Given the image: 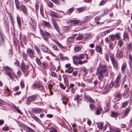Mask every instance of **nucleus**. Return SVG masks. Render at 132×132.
<instances>
[{"instance_id":"nucleus-62","label":"nucleus","mask_w":132,"mask_h":132,"mask_svg":"<svg viewBox=\"0 0 132 132\" xmlns=\"http://www.w3.org/2000/svg\"><path fill=\"white\" fill-rule=\"evenodd\" d=\"M128 102L127 101L123 102L122 104V107H126L128 104Z\"/></svg>"},{"instance_id":"nucleus-51","label":"nucleus","mask_w":132,"mask_h":132,"mask_svg":"<svg viewBox=\"0 0 132 132\" xmlns=\"http://www.w3.org/2000/svg\"><path fill=\"white\" fill-rule=\"evenodd\" d=\"M22 56L23 58L25 60H26L28 57L27 54L26 53H22Z\"/></svg>"},{"instance_id":"nucleus-58","label":"nucleus","mask_w":132,"mask_h":132,"mask_svg":"<svg viewBox=\"0 0 132 132\" xmlns=\"http://www.w3.org/2000/svg\"><path fill=\"white\" fill-rule=\"evenodd\" d=\"M54 3L56 4H60V2L59 0H51Z\"/></svg>"},{"instance_id":"nucleus-17","label":"nucleus","mask_w":132,"mask_h":132,"mask_svg":"<svg viewBox=\"0 0 132 132\" xmlns=\"http://www.w3.org/2000/svg\"><path fill=\"white\" fill-rule=\"evenodd\" d=\"M74 70L73 68L72 67H70L68 69L65 70V72L68 74L71 73Z\"/></svg>"},{"instance_id":"nucleus-35","label":"nucleus","mask_w":132,"mask_h":132,"mask_svg":"<svg viewBox=\"0 0 132 132\" xmlns=\"http://www.w3.org/2000/svg\"><path fill=\"white\" fill-rule=\"evenodd\" d=\"M109 55L111 60L115 59L114 56V54L113 53L110 52L109 53Z\"/></svg>"},{"instance_id":"nucleus-9","label":"nucleus","mask_w":132,"mask_h":132,"mask_svg":"<svg viewBox=\"0 0 132 132\" xmlns=\"http://www.w3.org/2000/svg\"><path fill=\"white\" fill-rule=\"evenodd\" d=\"M27 55L31 58L33 59L35 56L34 54L33 51L31 49H28L27 51Z\"/></svg>"},{"instance_id":"nucleus-3","label":"nucleus","mask_w":132,"mask_h":132,"mask_svg":"<svg viewBox=\"0 0 132 132\" xmlns=\"http://www.w3.org/2000/svg\"><path fill=\"white\" fill-rule=\"evenodd\" d=\"M32 88L35 89L37 88L38 90L42 92L45 91L43 85L41 84L39 82H36L34 83L32 85Z\"/></svg>"},{"instance_id":"nucleus-64","label":"nucleus","mask_w":132,"mask_h":132,"mask_svg":"<svg viewBox=\"0 0 132 132\" xmlns=\"http://www.w3.org/2000/svg\"><path fill=\"white\" fill-rule=\"evenodd\" d=\"M50 132H57V131L53 128H51L50 129Z\"/></svg>"},{"instance_id":"nucleus-59","label":"nucleus","mask_w":132,"mask_h":132,"mask_svg":"<svg viewBox=\"0 0 132 132\" xmlns=\"http://www.w3.org/2000/svg\"><path fill=\"white\" fill-rule=\"evenodd\" d=\"M20 86L21 88H22L24 86V83L22 80L20 82Z\"/></svg>"},{"instance_id":"nucleus-42","label":"nucleus","mask_w":132,"mask_h":132,"mask_svg":"<svg viewBox=\"0 0 132 132\" xmlns=\"http://www.w3.org/2000/svg\"><path fill=\"white\" fill-rule=\"evenodd\" d=\"M48 6L50 8H53V4L50 1L47 2Z\"/></svg>"},{"instance_id":"nucleus-50","label":"nucleus","mask_w":132,"mask_h":132,"mask_svg":"<svg viewBox=\"0 0 132 132\" xmlns=\"http://www.w3.org/2000/svg\"><path fill=\"white\" fill-rule=\"evenodd\" d=\"M109 44V46L110 49L112 50L114 48V46L113 45V43L111 42Z\"/></svg>"},{"instance_id":"nucleus-29","label":"nucleus","mask_w":132,"mask_h":132,"mask_svg":"<svg viewBox=\"0 0 132 132\" xmlns=\"http://www.w3.org/2000/svg\"><path fill=\"white\" fill-rule=\"evenodd\" d=\"M130 111V108H128L127 109H126L124 113V115L125 117L127 116L129 112Z\"/></svg>"},{"instance_id":"nucleus-54","label":"nucleus","mask_w":132,"mask_h":132,"mask_svg":"<svg viewBox=\"0 0 132 132\" xmlns=\"http://www.w3.org/2000/svg\"><path fill=\"white\" fill-rule=\"evenodd\" d=\"M74 9L73 8H71L68 10V13L70 14L73 11Z\"/></svg>"},{"instance_id":"nucleus-31","label":"nucleus","mask_w":132,"mask_h":132,"mask_svg":"<svg viewBox=\"0 0 132 132\" xmlns=\"http://www.w3.org/2000/svg\"><path fill=\"white\" fill-rule=\"evenodd\" d=\"M97 126L100 129H102L103 127V124L102 122L97 123Z\"/></svg>"},{"instance_id":"nucleus-56","label":"nucleus","mask_w":132,"mask_h":132,"mask_svg":"<svg viewBox=\"0 0 132 132\" xmlns=\"http://www.w3.org/2000/svg\"><path fill=\"white\" fill-rule=\"evenodd\" d=\"M6 74L10 78H13V74L11 73L7 72Z\"/></svg>"},{"instance_id":"nucleus-52","label":"nucleus","mask_w":132,"mask_h":132,"mask_svg":"<svg viewBox=\"0 0 132 132\" xmlns=\"http://www.w3.org/2000/svg\"><path fill=\"white\" fill-rule=\"evenodd\" d=\"M110 39L112 41H114L115 40V37L113 35H110L109 36Z\"/></svg>"},{"instance_id":"nucleus-43","label":"nucleus","mask_w":132,"mask_h":132,"mask_svg":"<svg viewBox=\"0 0 132 132\" xmlns=\"http://www.w3.org/2000/svg\"><path fill=\"white\" fill-rule=\"evenodd\" d=\"M36 60L39 66H41L42 65V63L40 59L38 57H36Z\"/></svg>"},{"instance_id":"nucleus-19","label":"nucleus","mask_w":132,"mask_h":132,"mask_svg":"<svg viewBox=\"0 0 132 132\" xmlns=\"http://www.w3.org/2000/svg\"><path fill=\"white\" fill-rule=\"evenodd\" d=\"M111 61L114 67L115 68L117 67L118 65V63L116 59L112 60Z\"/></svg>"},{"instance_id":"nucleus-14","label":"nucleus","mask_w":132,"mask_h":132,"mask_svg":"<svg viewBox=\"0 0 132 132\" xmlns=\"http://www.w3.org/2000/svg\"><path fill=\"white\" fill-rule=\"evenodd\" d=\"M29 67L28 65L21 66V69L23 73L26 72Z\"/></svg>"},{"instance_id":"nucleus-10","label":"nucleus","mask_w":132,"mask_h":132,"mask_svg":"<svg viewBox=\"0 0 132 132\" xmlns=\"http://www.w3.org/2000/svg\"><path fill=\"white\" fill-rule=\"evenodd\" d=\"M53 85L49 84L48 85L47 87L46 88L48 91L50 92V94H48V95L51 96L53 94V93L52 91V90L53 88Z\"/></svg>"},{"instance_id":"nucleus-22","label":"nucleus","mask_w":132,"mask_h":132,"mask_svg":"<svg viewBox=\"0 0 132 132\" xmlns=\"http://www.w3.org/2000/svg\"><path fill=\"white\" fill-rule=\"evenodd\" d=\"M121 97V95L120 94L118 93L115 96V97L114 99V100L118 101L120 99Z\"/></svg>"},{"instance_id":"nucleus-27","label":"nucleus","mask_w":132,"mask_h":132,"mask_svg":"<svg viewBox=\"0 0 132 132\" xmlns=\"http://www.w3.org/2000/svg\"><path fill=\"white\" fill-rule=\"evenodd\" d=\"M119 114V113H116L114 111H113L111 112V116L113 117L116 118Z\"/></svg>"},{"instance_id":"nucleus-61","label":"nucleus","mask_w":132,"mask_h":132,"mask_svg":"<svg viewBox=\"0 0 132 132\" xmlns=\"http://www.w3.org/2000/svg\"><path fill=\"white\" fill-rule=\"evenodd\" d=\"M2 129L4 131H7L9 129V128L7 126H5Z\"/></svg>"},{"instance_id":"nucleus-25","label":"nucleus","mask_w":132,"mask_h":132,"mask_svg":"<svg viewBox=\"0 0 132 132\" xmlns=\"http://www.w3.org/2000/svg\"><path fill=\"white\" fill-rule=\"evenodd\" d=\"M41 48L43 51L45 52H47L48 51V48L45 46H44L43 45H41Z\"/></svg>"},{"instance_id":"nucleus-32","label":"nucleus","mask_w":132,"mask_h":132,"mask_svg":"<svg viewBox=\"0 0 132 132\" xmlns=\"http://www.w3.org/2000/svg\"><path fill=\"white\" fill-rule=\"evenodd\" d=\"M83 37V36L82 34H78V35L77 36L76 39L77 40H80L82 39Z\"/></svg>"},{"instance_id":"nucleus-33","label":"nucleus","mask_w":132,"mask_h":132,"mask_svg":"<svg viewBox=\"0 0 132 132\" xmlns=\"http://www.w3.org/2000/svg\"><path fill=\"white\" fill-rule=\"evenodd\" d=\"M88 62V61L86 60H85L83 61H82L81 60H79L78 62H77V63H78V64L81 65L83 64L84 63H87Z\"/></svg>"},{"instance_id":"nucleus-6","label":"nucleus","mask_w":132,"mask_h":132,"mask_svg":"<svg viewBox=\"0 0 132 132\" xmlns=\"http://www.w3.org/2000/svg\"><path fill=\"white\" fill-rule=\"evenodd\" d=\"M121 75L120 74H119L117 76L114 84V86L115 88L118 87L119 86V80L120 79Z\"/></svg>"},{"instance_id":"nucleus-40","label":"nucleus","mask_w":132,"mask_h":132,"mask_svg":"<svg viewBox=\"0 0 132 132\" xmlns=\"http://www.w3.org/2000/svg\"><path fill=\"white\" fill-rule=\"evenodd\" d=\"M34 48L38 54L40 55V51L37 46L36 45L35 46Z\"/></svg>"},{"instance_id":"nucleus-55","label":"nucleus","mask_w":132,"mask_h":132,"mask_svg":"<svg viewBox=\"0 0 132 132\" xmlns=\"http://www.w3.org/2000/svg\"><path fill=\"white\" fill-rule=\"evenodd\" d=\"M51 75L52 76L54 77H57V76L56 73L53 72V71H51Z\"/></svg>"},{"instance_id":"nucleus-37","label":"nucleus","mask_w":132,"mask_h":132,"mask_svg":"<svg viewBox=\"0 0 132 132\" xmlns=\"http://www.w3.org/2000/svg\"><path fill=\"white\" fill-rule=\"evenodd\" d=\"M70 22L73 24H76L79 22V20H70Z\"/></svg>"},{"instance_id":"nucleus-49","label":"nucleus","mask_w":132,"mask_h":132,"mask_svg":"<svg viewBox=\"0 0 132 132\" xmlns=\"http://www.w3.org/2000/svg\"><path fill=\"white\" fill-rule=\"evenodd\" d=\"M40 12L41 14L43 16L44 15V13L43 11V7L42 5L41 6L40 8Z\"/></svg>"},{"instance_id":"nucleus-39","label":"nucleus","mask_w":132,"mask_h":132,"mask_svg":"<svg viewBox=\"0 0 132 132\" xmlns=\"http://www.w3.org/2000/svg\"><path fill=\"white\" fill-rule=\"evenodd\" d=\"M32 111L33 112L36 113H39L41 112V110L40 109H33Z\"/></svg>"},{"instance_id":"nucleus-36","label":"nucleus","mask_w":132,"mask_h":132,"mask_svg":"<svg viewBox=\"0 0 132 132\" xmlns=\"http://www.w3.org/2000/svg\"><path fill=\"white\" fill-rule=\"evenodd\" d=\"M123 44V41L122 40H119L117 43L118 45L120 47H121L122 46Z\"/></svg>"},{"instance_id":"nucleus-41","label":"nucleus","mask_w":132,"mask_h":132,"mask_svg":"<svg viewBox=\"0 0 132 132\" xmlns=\"http://www.w3.org/2000/svg\"><path fill=\"white\" fill-rule=\"evenodd\" d=\"M3 69L5 70L10 71L11 68L8 66H4L3 67Z\"/></svg>"},{"instance_id":"nucleus-20","label":"nucleus","mask_w":132,"mask_h":132,"mask_svg":"<svg viewBox=\"0 0 132 132\" xmlns=\"http://www.w3.org/2000/svg\"><path fill=\"white\" fill-rule=\"evenodd\" d=\"M86 9V7H82L77 8L76 10V12L77 13H80Z\"/></svg>"},{"instance_id":"nucleus-28","label":"nucleus","mask_w":132,"mask_h":132,"mask_svg":"<svg viewBox=\"0 0 132 132\" xmlns=\"http://www.w3.org/2000/svg\"><path fill=\"white\" fill-rule=\"evenodd\" d=\"M15 3L16 5V9L18 10L20 9V6L19 5V2L18 0H15Z\"/></svg>"},{"instance_id":"nucleus-47","label":"nucleus","mask_w":132,"mask_h":132,"mask_svg":"<svg viewBox=\"0 0 132 132\" xmlns=\"http://www.w3.org/2000/svg\"><path fill=\"white\" fill-rule=\"evenodd\" d=\"M101 110V108H97L96 111V114L97 115L100 114Z\"/></svg>"},{"instance_id":"nucleus-38","label":"nucleus","mask_w":132,"mask_h":132,"mask_svg":"<svg viewBox=\"0 0 132 132\" xmlns=\"http://www.w3.org/2000/svg\"><path fill=\"white\" fill-rule=\"evenodd\" d=\"M31 24L32 26V28L34 30L36 27V24L34 21H32V22H31Z\"/></svg>"},{"instance_id":"nucleus-5","label":"nucleus","mask_w":132,"mask_h":132,"mask_svg":"<svg viewBox=\"0 0 132 132\" xmlns=\"http://www.w3.org/2000/svg\"><path fill=\"white\" fill-rule=\"evenodd\" d=\"M38 97V96L37 95H35L30 96L27 98V105H29L31 103V102L36 101Z\"/></svg>"},{"instance_id":"nucleus-2","label":"nucleus","mask_w":132,"mask_h":132,"mask_svg":"<svg viewBox=\"0 0 132 132\" xmlns=\"http://www.w3.org/2000/svg\"><path fill=\"white\" fill-rule=\"evenodd\" d=\"M85 56L86 57V60H88L89 59L88 55L85 53L80 54L78 56H75L73 57H72L74 63L76 65L77 64V60L84 59L85 58Z\"/></svg>"},{"instance_id":"nucleus-60","label":"nucleus","mask_w":132,"mask_h":132,"mask_svg":"<svg viewBox=\"0 0 132 132\" xmlns=\"http://www.w3.org/2000/svg\"><path fill=\"white\" fill-rule=\"evenodd\" d=\"M39 7V3L36 2L35 3V8L36 11L38 10Z\"/></svg>"},{"instance_id":"nucleus-57","label":"nucleus","mask_w":132,"mask_h":132,"mask_svg":"<svg viewBox=\"0 0 132 132\" xmlns=\"http://www.w3.org/2000/svg\"><path fill=\"white\" fill-rule=\"evenodd\" d=\"M129 62L130 64L132 63V56L130 54L129 55Z\"/></svg>"},{"instance_id":"nucleus-15","label":"nucleus","mask_w":132,"mask_h":132,"mask_svg":"<svg viewBox=\"0 0 132 132\" xmlns=\"http://www.w3.org/2000/svg\"><path fill=\"white\" fill-rule=\"evenodd\" d=\"M122 50H121L119 52H117V54L116 55V57L119 59H120L122 58L123 57L122 55Z\"/></svg>"},{"instance_id":"nucleus-1","label":"nucleus","mask_w":132,"mask_h":132,"mask_svg":"<svg viewBox=\"0 0 132 132\" xmlns=\"http://www.w3.org/2000/svg\"><path fill=\"white\" fill-rule=\"evenodd\" d=\"M108 73V69L106 66L101 65L98 67L97 73L99 78L106 76Z\"/></svg>"},{"instance_id":"nucleus-11","label":"nucleus","mask_w":132,"mask_h":132,"mask_svg":"<svg viewBox=\"0 0 132 132\" xmlns=\"http://www.w3.org/2000/svg\"><path fill=\"white\" fill-rule=\"evenodd\" d=\"M21 8L22 12L25 15H27L28 14V10L25 6L23 5H22Z\"/></svg>"},{"instance_id":"nucleus-48","label":"nucleus","mask_w":132,"mask_h":132,"mask_svg":"<svg viewBox=\"0 0 132 132\" xmlns=\"http://www.w3.org/2000/svg\"><path fill=\"white\" fill-rule=\"evenodd\" d=\"M114 37L117 40H119L120 38L119 36V33H116Z\"/></svg>"},{"instance_id":"nucleus-26","label":"nucleus","mask_w":132,"mask_h":132,"mask_svg":"<svg viewBox=\"0 0 132 132\" xmlns=\"http://www.w3.org/2000/svg\"><path fill=\"white\" fill-rule=\"evenodd\" d=\"M82 46L81 45L76 46L74 48L75 52H79L81 49V48H82Z\"/></svg>"},{"instance_id":"nucleus-44","label":"nucleus","mask_w":132,"mask_h":132,"mask_svg":"<svg viewBox=\"0 0 132 132\" xmlns=\"http://www.w3.org/2000/svg\"><path fill=\"white\" fill-rule=\"evenodd\" d=\"M26 129L27 132H35L33 129L28 127L26 128Z\"/></svg>"},{"instance_id":"nucleus-12","label":"nucleus","mask_w":132,"mask_h":132,"mask_svg":"<svg viewBox=\"0 0 132 132\" xmlns=\"http://www.w3.org/2000/svg\"><path fill=\"white\" fill-rule=\"evenodd\" d=\"M91 19V17L90 16H87L82 18L81 22L82 23H85L87 22L88 21L90 20Z\"/></svg>"},{"instance_id":"nucleus-53","label":"nucleus","mask_w":132,"mask_h":132,"mask_svg":"<svg viewBox=\"0 0 132 132\" xmlns=\"http://www.w3.org/2000/svg\"><path fill=\"white\" fill-rule=\"evenodd\" d=\"M60 87L62 89L64 90L66 88L65 87L64 85L62 83H61L59 84Z\"/></svg>"},{"instance_id":"nucleus-13","label":"nucleus","mask_w":132,"mask_h":132,"mask_svg":"<svg viewBox=\"0 0 132 132\" xmlns=\"http://www.w3.org/2000/svg\"><path fill=\"white\" fill-rule=\"evenodd\" d=\"M123 39L126 41H128L129 39V37L128 33L127 31L125 32L123 35Z\"/></svg>"},{"instance_id":"nucleus-23","label":"nucleus","mask_w":132,"mask_h":132,"mask_svg":"<svg viewBox=\"0 0 132 132\" xmlns=\"http://www.w3.org/2000/svg\"><path fill=\"white\" fill-rule=\"evenodd\" d=\"M31 117L32 118L34 119L36 122L39 123H40L41 122V120L36 116L34 115V114H31Z\"/></svg>"},{"instance_id":"nucleus-21","label":"nucleus","mask_w":132,"mask_h":132,"mask_svg":"<svg viewBox=\"0 0 132 132\" xmlns=\"http://www.w3.org/2000/svg\"><path fill=\"white\" fill-rule=\"evenodd\" d=\"M49 14L50 16L54 17H57L58 16V15L55 12L51 11L49 12Z\"/></svg>"},{"instance_id":"nucleus-4","label":"nucleus","mask_w":132,"mask_h":132,"mask_svg":"<svg viewBox=\"0 0 132 132\" xmlns=\"http://www.w3.org/2000/svg\"><path fill=\"white\" fill-rule=\"evenodd\" d=\"M40 32L44 39L46 42H47L48 38L50 37L51 36V34L46 31H43L41 29L40 30Z\"/></svg>"},{"instance_id":"nucleus-45","label":"nucleus","mask_w":132,"mask_h":132,"mask_svg":"<svg viewBox=\"0 0 132 132\" xmlns=\"http://www.w3.org/2000/svg\"><path fill=\"white\" fill-rule=\"evenodd\" d=\"M107 1V0H102L99 4V6L103 5L105 4Z\"/></svg>"},{"instance_id":"nucleus-30","label":"nucleus","mask_w":132,"mask_h":132,"mask_svg":"<svg viewBox=\"0 0 132 132\" xmlns=\"http://www.w3.org/2000/svg\"><path fill=\"white\" fill-rule=\"evenodd\" d=\"M42 22L43 24L46 26L50 28L51 27L50 24L49 22H47L45 21H43Z\"/></svg>"},{"instance_id":"nucleus-7","label":"nucleus","mask_w":132,"mask_h":132,"mask_svg":"<svg viewBox=\"0 0 132 132\" xmlns=\"http://www.w3.org/2000/svg\"><path fill=\"white\" fill-rule=\"evenodd\" d=\"M84 97L85 99L89 102L92 103H95V101L88 95L85 94Z\"/></svg>"},{"instance_id":"nucleus-63","label":"nucleus","mask_w":132,"mask_h":132,"mask_svg":"<svg viewBox=\"0 0 132 132\" xmlns=\"http://www.w3.org/2000/svg\"><path fill=\"white\" fill-rule=\"evenodd\" d=\"M42 64V67L44 68H46L47 66V64L46 62H44Z\"/></svg>"},{"instance_id":"nucleus-34","label":"nucleus","mask_w":132,"mask_h":132,"mask_svg":"<svg viewBox=\"0 0 132 132\" xmlns=\"http://www.w3.org/2000/svg\"><path fill=\"white\" fill-rule=\"evenodd\" d=\"M96 50L98 53H102L101 48L99 46H98L96 47Z\"/></svg>"},{"instance_id":"nucleus-24","label":"nucleus","mask_w":132,"mask_h":132,"mask_svg":"<svg viewBox=\"0 0 132 132\" xmlns=\"http://www.w3.org/2000/svg\"><path fill=\"white\" fill-rule=\"evenodd\" d=\"M17 21L18 22V26L19 28H20L21 26V23L20 21V18L19 16L18 15H17Z\"/></svg>"},{"instance_id":"nucleus-16","label":"nucleus","mask_w":132,"mask_h":132,"mask_svg":"<svg viewBox=\"0 0 132 132\" xmlns=\"http://www.w3.org/2000/svg\"><path fill=\"white\" fill-rule=\"evenodd\" d=\"M127 66L126 62H124L121 66V71L122 72L124 73L125 72Z\"/></svg>"},{"instance_id":"nucleus-8","label":"nucleus","mask_w":132,"mask_h":132,"mask_svg":"<svg viewBox=\"0 0 132 132\" xmlns=\"http://www.w3.org/2000/svg\"><path fill=\"white\" fill-rule=\"evenodd\" d=\"M52 23L54 25L55 29L59 34L60 35H61L62 34L60 33V29L56 21L54 20L53 19H52Z\"/></svg>"},{"instance_id":"nucleus-46","label":"nucleus","mask_w":132,"mask_h":132,"mask_svg":"<svg viewBox=\"0 0 132 132\" xmlns=\"http://www.w3.org/2000/svg\"><path fill=\"white\" fill-rule=\"evenodd\" d=\"M9 18L10 21V22L13 25L14 22L12 16L11 15H9Z\"/></svg>"},{"instance_id":"nucleus-18","label":"nucleus","mask_w":132,"mask_h":132,"mask_svg":"<svg viewBox=\"0 0 132 132\" xmlns=\"http://www.w3.org/2000/svg\"><path fill=\"white\" fill-rule=\"evenodd\" d=\"M81 70L82 71L83 75L86 76L88 73V71L87 69L85 67H82L81 68Z\"/></svg>"}]
</instances>
